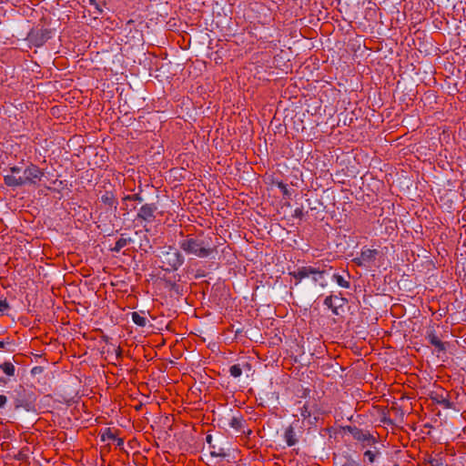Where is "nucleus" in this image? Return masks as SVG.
<instances>
[{
  "instance_id": "nucleus-1",
  "label": "nucleus",
  "mask_w": 466,
  "mask_h": 466,
  "mask_svg": "<svg viewBox=\"0 0 466 466\" xmlns=\"http://www.w3.org/2000/svg\"><path fill=\"white\" fill-rule=\"evenodd\" d=\"M178 246L187 255L199 258H209L216 251L211 238L206 236L203 231L197 235L186 236L178 242Z\"/></svg>"
},
{
  "instance_id": "nucleus-2",
  "label": "nucleus",
  "mask_w": 466,
  "mask_h": 466,
  "mask_svg": "<svg viewBox=\"0 0 466 466\" xmlns=\"http://www.w3.org/2000/svg\"><path fill=\"white\" fill-rule=\"evenodd\" d=\"M44 177V171L36 165L30 164L22 171V175H5L4 182L7 187H18L26 185H36Z\"/></svg>"
},
{
  "instance_id": "nucleus-3",
  "label": "nucleus",
  "mask_w": 466,
  "mask_h": 466,
  "mask_svg": "<svg viewBox=\"0 0 466 466\" xmlns=\"http://www.w3.org/2000/svg\"><path fill=\"white\" fill-rule=\"evenodd\" d=\"M160 268L166 271H176L185 262L181 252L173 246L165 247L159 253Z\"/></svg>"
},
{
  "instance_id": "nucleus-4",
  "label": "nucleus",
  "mask_w": 466,
  "mask_h": 466,
  "mask_svg": "<svg viewBox=\"0 0 466 466\" xmlns=\"http://www.w3.org/2000/svg\"><path fill=\"white\" fill-rule=\"evenodd\" d=\"M8 394L15 408H31L35 404L36 393L31 388L18 384Z\"/></svg>"
},
{
  "instance_id": "nucleus-5",
  "label": "nucleus",
  "mask_w": 466,
  "mask_h": 466,
  "mask_svg": "<svg viewBox=\"0 0 466 466\" xmlns=\"http://www.w3.org/2000/svg\"><path fill=\"white\" fill-rule=\"evenodd\" d=\"M341 431L350 433L355 441L361 443L363 448L371 447L377 443L376 438L369 431L360 429L355 425L341 426Z\"/></svg>"
},
{
  "instance_id": "nucleus-6",
  "label": "nucleus",
  "mask_w": 466,
  "mask_h": 466,
  "mask_svg": "<svg viewBox=\"0 0 466 466\" xmlns=\"http://www.w3.org/2000/svg\"><path fill=\"white\" fill-rule=\"evenodd\" d=\"M157 206L156 203L143 204L137 211L136 219L146 223H152L156 219Z\"/></svg>"
},
{
  "instance_id": "nucleus-7",
  "label": "nucleus",
  "mask_w": 466,
  "mask_h": 466,
  "mask_svg": "<svg viewBox=\"0 0 466 466\" xmlns=\"http://www.w3.org/2000/svg\"><path fill=\"white\" fill-rule=\"evenodd\" d=\"M378 253L377 249L363 248L360 256L355 258L353 261L358 266H366L376 259Z\"/></svg>"
},
{
  "instance_id": "nucleus-8",
  "label": "nucleus",
  "mask_w": 466,
  "mask_h": 466,
  "mask_svg": "<svg viewBox=\"0 0 466 466\" xmlns=\"http://www.w3.org/2000/svg\"><path fill=\"white\" fill-rule=\"evenodd\" d=\"M312 273L315 272V267L303 266L298 268L296 270L289 272V274L296 279V285H298L303 279L309 278Z\"/></svg>"
},
{
  "instance_id": "nucleus-9",
  "label": "nucleus",
  "mask_w": 466,
  "mask_h": 466,
  "mask_svg": "<svg viewBox=\"0 0 466 466\" xmlns=\"http://www.w3.org/2000/svg\"><path fill=\"white\" fill-rule=\"evenodd\" d=\"M426 339L434 346L439 351H445L446 347L445 344L439 339V337L436 335L435 330L433 328H431L427 330L426 333Z\"/></svg>"
},
{
  "instance_id": "nucleus-10",
  "label": "nucleus",
  "mask_w": 466,
  "mask_h": 466,
  "mask_svg": "<svg viewBox=\"0 0 466 466\" xmlns=\"http://www.w3.org/2000/svg\"><path fill=\"white\" fill-rule=\"evenodd\" d=\"M101 202L106 206L113 208L115 210L117 208V200L112 191H106L105 194L101 196Z\"/></svg>"
},
{
  "instance_id": "nucleus-11",
  "label": "nucleus",
  "mask_w": 466,
  "mask_h": 466,
  "mask_svg": "<svg viewBox=\"0 0 466 466\" xmlns=\"http://www.w3.org/2000/svg\"><path fill=\"white\" fill-rule=\"evenodd\" d=\"M333 301L335 304V307H333V314L339 316L340 315V309L343 311V308L348 303V299L343 298L339 293V295H333Z\"/></svg>"
},
{
  "instance_id": "nucleus-12",
  "label": "nucleus",
  "mask_w": 466,
  "mask_h": 466,
  "mask_svg": "<svg viewBox=\"0 0 466 466\" xmlns=\"http://www.w3.org/2000/svg\"><path fill=\"white\" fill-rule=\"evenodd\" d=\"M350 276L349 273H346L345 276L340 275L339 273H334L332 276V279L340 287L343 289H350Z\"/></svg>"
},
{
  "instance_id": "nucleus-13",
  "label": "nucleus",
  "mask_w": 466,
  "mask_h": 466,
  "mask_svg": "<svg viewBox=\"0 0 466 466\" xmlns=\"http://www.w3.org/2000/svg\"><path fill=\"white\" fill-rule=\"evenodd\" d=\"M165 285L171 296L179 297L183 295V287L179 284L171 280H166Z\"/></svg>"
},
{
  "instance_id": "nucleus-14",
  "label": "nucleus",
  "mask_w": 466,
  "mask_h": 466,
  "mask_svg": "<svg viewBox=\"0 0 466 466\" xmlns=\"http://www.w3.org/2000/svg\"><path fill=\"white\" fill-rule=\"evenodd\" d=\"M158 420H155V423H158L160 427L163 429H171L174 418L172 414H161L158 418Z\"/></svg>"
},
{
  "instance_id": "nucleus-15",
  "label": "nucleus",
  "mask_w": 466,
  "mask_h": 466,
  "mask_svg": "<svg viewBox=\"0 0 466 466\" xmlns=\"http://www.w3.org/2000/svg\"><path fill=\"white\" fill-rule=\"evenodd\" d=\"M284 439L288 446H294L298 442V439L296 438V434L294 431V427L289 425L284 433Z\"/></svg>"
},
{
  "instance_id": "nucleus-16",
  "label": "nucleus",
  "mask_w": 466,
  "mask_h": 466,
  "mask_svg": "<svg viewBox=\"0 0 466 466\" xmlns=\"http://www.w3.org/2000/svg\"><path fill=\"white\" fill-rule=\"evenodd\" d=\"M315 272L311 274V279L314 283H319L322 288L327 286V282H325L324 275L327 273L325 269H320L319 268H315Z\"/></svg>"
},
{
  "instance_id": "nucleus-17",
  "label": "nucleus",
  "mask_w": 466,
  "mask_h": 466,
  "mask_svg": "<svg viewBox=\"0 0 466 466\" xmlns=\"http://www.w3.org/2000/svg\"><path fill=\"white\" fill-rule=\"evenodd\" d=\"M0 370L8 377H14L15 375L16 369L13 362L6 360L0 364Z\"/></svg>"
},
{
  "instance_id": "nucleus-18",
  "label": "nucleus",
  "mask_w": 466,
  "mask_h": 466,
  "mask_svg": "<svg viewBox=\"0 0 466 466\" xmlns=\"http://www.w3.org/2000/svg\"><path fill=\"white\" fill-rule=\"evenodd\" d=\"M133 240L131 238H124L123 236L118 238L115 246L111 248V251L118 253L124 247L131 243Z\"/></svg>"
},
{
  "instance_id": "nucleus-19",
  "label": "nucleus",
  "mask_w": 466,
  "mask_h": 466,
  "mask_svg": "<svg viewBox=\"0 0 466 466\" xmlns=\"http://www.w3.org/2000/svg\"><path fill=\"white\" fill-rule=\"evenodd\" d=\"M117 436V431H115L111 428H106L101 433V441H114L116 440V437Z\"/></svg>"
},
{
  "instance_id": "nucleus-20",
  "label": "nucleus",
  "mask_w": 466,
  "mask_h": 466,
  "mask_svg": "<svg viewBox=\"0 0 466 466\" xmlns=\"http://www.w3.org/2000/svg\"><path fill=\"white\" fill-rule=\"evenodd\" d=\"M228 425L235 429L236 431H240L243 430V427H244V420H243V417L242 416H238V417H232L229 421H228Z\"/></svg>"
},
{
  "instance_id": "nucleus-21",
  "label": "nucleus",
  "mask_w": 466,
  "mask_h": 466,
  "mask_svg": "<svg viewBox=\"0 0 466 466\" xmlns=\"http://www.w3.org/2000/svg\"><path fill=\"white\" fill-rule=\"evenodd\" d=\"M132 320L136 325L142 328L145 327L147 323V319L137 312L132 313Z\"/></svg>"
},
{
  "instance_id": "nucleus-22",
  "label": "nucleus",
  "mask_w": 466,
  "mask_h": 466,
  "mask_svg": "<svg viewBox=\"0 0 466 466\" xmlns=\"http://www.w3.org/2000/svg\"><path fill=\"white\" fill-rule=\"evenodd\" d=\"M229 374L234 378H239L242 375V370L238 363L232 365L229 368Z\"/></svg>"
},
{
  "instance_id": "nucleus-23",
  "label": "nucleus",
  "mask_w": 466,
  "mask_h": 466,
  "mask_svg": "<svg viewBox=\"0 0 466 466\" xmlns=\"http://www.w3.org/2000/svg\"><path fill=\"white\" fill-rule=\"evenodd\" d=\"M378 454L379 451L377 449L375 451L368 450L364 452V457L368 459L369 462L372 463Z\"/></svg>"
},
{
  "instance_id": "nucleus-24",
  "label": "nucleus",
  "mask_w": 466,
  "mask_h": 466,
  "mask_svg": "<svg viewBox=\"0 0 466 466\" xmlns=\"http://www.w3.org/2000/svg\"><path fill=\"white\" fill-rule=\"evenodd\" d=\"M345 415H346V417H347V420H348L349 421H350V422H357V423H359V424L363 423L362 421H360V420H362V417H361V415L357 414V415L355 416L353 413H350H350H347V414H345Z\"/></svg>"
},
{
  "instance_id": "nucleus-25",
  "label": "nucleus",
  "mask_w": 466,
  "mask_h": 466,
  "mask_svg": "<svg viewBox=\"0 0 466 466\" xmlns=\"http://www.w3.org/2000/svg\"><path fill=\"white\" fill-rule=\"evenodd\" d=\"M323 304L333 312V310H334L333 307H335V304L333 301V295L331 294L329 296H327L323 301Z\"/></svg>"
},
{
  "instance_id": "nucleus-26",
  "label": "nucleus",
  "mask_w": 466,
  "mask_h": 466,
  "mask_svg": "<svg viewBox=\"0 0 466 466\" xmlns=\"http://www.w3.org/2000/svg\"><path fill=\"white\" fill-rule=\"evenodd\" d=\"M10 309L9 303L6 299H0V315H4L6 310Z\"/></svg>"
},
{
  "instance_id": "nucleus-27",
  "label": "nucleus",
  "mask_w": 466,
  "mask_h": 466,
  "mask_svg": "<svg viewBox=\"0 0 466 466\" xmlns=\"http://www.w3.org/2000/svg\"><path fill=\"white\" fill-rule=\"evenodd\" d=\"M64 411V415H66L67 416V420L69 422L72 421V419L71 417L68 415V413L72 414L74 416V419L75 420H78V418L76 417V412L79 411V410H67V409H65V410H62Z\"/></svg>"
},
{
  "instance_id": "nucleus-28",
  "label": "nucleus",
  "mask_w": 466,
  "mask_h": 466,
  "mask_svg": "<svg viewBox=\"0 0 466 466\" xmlns=\"http://www.w3.org/2000/svg\"><path fill=\"white\" fill-rule=\"evenodd\" d=\"M238 364H239V366L241 368L242 372L243 371L250 372L252 370V365L248 361H242V362H240Z\"/></svg>"
},
{
  "instance_id": "nucleus-29",
  "label": "nucleus",
  "mask_w": 466,
  "mask_h": 466,
  "mask_svg": "<svg viewBox=\"0 0 466 466\" xmlns=\"http://www.w3.org/2000/svg\"><path fill=\"white\" fill-rule=\"evenodd\" d=\"M141 192H142V189L139 187V192L136 193V194H133V201L134 202H137L138 204H141V203L144 202V198L142 197Z\"/></svg>"
},
{
  "instance_id": "nucleus-30",
  "label": "nucleus",
  "mask_w": 466,
  "mask_h": 466,
  "mask_svg": "<svg viewBox=\"0 0 466 466\" xmlns=\"http://www.w3.org/2000/svg\"><path fill=\"white\" fill-rule=\"evenodd\" d=\"M434 400H436L437 403H440V404H444L445 405V408H451V404L450 402L446 400L445 397H443L442 395L440 396V399L438 398H433Z\"/></svg>"
},
{
  "instance_id": "nucleus-31",
  "label": "nucleus",
  "mask_w": 466,
  "mask_h": 466,
  "mask_svg": "<svg viewBox=\"0 0 466 466\" xmlns=\"http://www.w3.org/2000/svg\"><path fill=\"white\" fill-rule=\"evenodd\" d=\"M293 217L301 219L304 217V211L302 208H297L294 210Z\"/></svg>"
},
{
  "instance_id": "nucleus-32",
  "label": "nucleus",
  "mask_w": 466,
  "mask_h": 466,
  "mask_svg": "<svg viewBox=\"0 0 466 466\" xmlns=\"http://www.w3.org/2000/svg\"><path fill=\"white\" fill-rule=\"evenodd\" d=\"M429 463L430 466H447L441 460L438 459H431Z\"/></svg>"
},
{
  "instance_id": "nucleus-33",
  "label": "nucleus",
  "mask_w": 466,
  "mask_h": 466,
  "mask_svg": "<svg viewBox=\"0 0 466 466\" xmlns=\"http://www.w3.org/2000/svg\"><path fill=\"white\" fill-rule=\"evenodd\" d=\"M89 4L96 9L99 15L103 13V9L101 8L100 4L97 3L96 0H89Z\"/></svg>"
},
{
  "instance_id": "nucleus-34",
  "label": "nucleus",
  "mask_w": 466,
  "mask_h": 466,
  "mask_svg": "<svg viewBox=\"0 0 466 466\" xmlns=\"http://www.w3.org/2000/svg\"><path fill=\"white\" fill-rule=\"evenodd\" d=\"M22 171H23V169L20 167L14 166V167H10L9 175L16 176V175L22 173Z\"/></svg>"
},
{
  "instance_id": "nucleus-35",
  "label": "nucleus",
  "mask_w": 466,
  "mask_h": 466,
  "mask_svg": "<svg viewBox=\"0 0 466 466\" xmlns=\"http://www.w3.org/2000/svg\"><path fill=\"white\" fill-rule=\"evenodd\" d=\"M279 187L282 191L283 195H289V189L286 184L280 182L279 183Z\"/></svg>"
},
{
  "instance_id": "nucleus-36",
  "label": "nucleus",
  "mask_w": 466,
  "mask_h": 466,
  "mask_svg": "<svg viewBox=\"0 0 466 466\" xmlns=\"http://www.w3.org/2000/svg\"><path fill=\"white\" fill-rule=\"evenodd\" d=\"M7 402V396L0 395V407H3Z\"/></svg>"
},
{
  "instance_id": "nucleus-37",
  "label": "nucleus",
  "mask_w": 466,
  "mask_h": 466,
  "mask_svg": "<svg viewBox=\"0 0 466 466\" xmlns=\"http://www.w3.org/2000/svg\"><path fill=\"white\" fill-rule=\"evenodd\" d=\"M116 442V446L122 448V446L124 445V439L123 438H118L117 436L116 437V440H114Z\"/></svg>"
},
{
  "instance_id": "nucleus-38",
  "label": "nucleus",
  "mask_w": 466,
  "mask_h": 466,
  "mask_svg": "<svg viewBox=\"0 0 466 466\" xmlns=\"http://www.w3.org/2000/svg\"><path fill=\"white\" fill-rule=\"evenodd\" d=\"M123 202H132L133 201V194L132 195H127L122 198Z\"/></svg>"
},
{
  "instance_id": "nucleus-39",
  "label": "nucleus",
  "mask_w": 466,
  "mask_h": 466,
  "mask_svg": "<svg viewBox=\"0 0 466 466\" xmlns=\"http://www.w3.org/2000/svg\"><path fill=\"white\" fill-rule=\"evenodd\" d=\"M6 344H11L10 341H4V340H0V348L1 349H4L5 347Z\"/></svg>"
},
{
  "instance_id": "nucleus-40",
  "label": "nucleus",
  "mask_w": 466,
  "mask_h": 466,
  "mask_svg": "<svg viewBox=\"0 0 466 466\" xmlns=\"http://www.w3.org/2000/svg\"><path fill=\"white\" fill-rule=\"evenodd\" d=\"M39 371H41V368L40 367H35L32 370V373L33 374L38 373Z\"/></svg>"
},
{
  "instance_id": "nucleus-41",
  "label": "nucleus",
  "mask_w": 466,
  "mask_h": 466,
  "mask_svg": "<svg viewBox=\"0 0 466 466\" xmlns=\"http://www.w3.org/2000/svg\"><path fill=\"white\" fill-rule=\"evenodd\" d=\"M381 422L383 423H391V420L390 419H387L385 416L382 418Z\"/></svg>"
},
{
  "instance_id": "nucleus-42",
  "label": "nucleus",
  "mask_w": 466,
  "mask_h": 466,
  "mask_svg": "<svg viewBox=\"0 0 466 466\" xmlns=\"http://www.w3.org/2000/svg\"><path fill=\"white\" fill-rule=\"evenodd\" d=\"M302 390H303L302 397H306L310 391L309 390H307V389H302Z\"/></svg>"
},
{
  "instance_id": "nucleus-43",
  "label": "nucleus",
  "mask_w": 466,
  "mask_h": 466,
  "mask_svg": "<svg viewBox=\"0 0 466 466\" xmlns=\"http://www.w3.org/2000/svg\"><path fill=\"white\" fill-rule=\"evenodd\" d=\"M0 383H1V384H6V383H7L6 379H5L4 377H1V376H0Z\"/></svg>"
},
{
  "instance_id": "nucleus-44",
  "label": "nucleus",
  "mask_w": 466,
  "mask_h": 466,
  "mask_svg": "<svg viewBox=\"0 0 466 466\" xmlns=\"http://www.w3.org/2000/svg\"><path fill=\"white\" fill-rule=\"evenodd\" d=\"M306 412H308V410H301V415L306 418Z\"/></svg>"
},
{
  "instance_id": "nucleus-45",
  "label": "nucleus",
  "mask_w": 466,
  "mask_h": 466,
  "mask_svg": "<svg viewBox=\"0 0 466 466\" xmlns=\"http://www.w3.org/2000/svg\"><path fill=\"white\" fill-rule=\"evenodd\" d=\"M206 439H207V442L210 443L212 437L210 435H208Z\"/></svg>"
},
{
  "instance_id": "nucleus-46",
  "label": "nucleus",
  "mask_w": 466,
  "mask_h": 466,
  "mask_svg": "<svg viewBox=\"0 0 466 466\" xmlns=\"http://www.w3.org/2000/svg\"><path fill=\"white\" fill-rule=\"evenodd\" d=\"M58 424H64V427L66 426V421H58Z\"/></svg>"
},
{
  "instance_id": "nucleus-47",
  "label": "nucleus",
  "mask_w": 466,
  "mask_h": 466,
  "mask_svg": "<svg viewBox=\"0 0 466 466\" xmlns=\"http://www.w3.org/2000/svg\"><path fill=\"white\" fill-rule=\"evenodd\" d=\"M136 208H137V207H136V206H132V207L129 208V210H135Z\"/></svg>"
},
{
  "instance_id": "nucleus-48",
  "label": "nucleus",
  "mask_w": 466,
  "mask_h": 466,
  "mask_svg": "<svg viewBox=\"0 0 466 466\" xmlns=\"http://www.w3.org/2000/svg\"><path fill=\"white\" fill-rule=\"evenodd\" d=\"M134 408H136V409L141 408V404L136 405Z\"/></svg>"
},
{
  "instance_id": "nucleus-49",
  "label": "nucleus",
  "mask_w": 466,
  "mask_h": 466,
  "mask_svg": "<svg viewBox=\"0 0 466 466\" xmlns=\"http://www.w3.org/2000/svg\"><path fill=\"white\" fill-rule=\"evenodd\" d=\"M372 408L377 409V408H380V406H373Z\"/></svg>"
}]
</instances>
